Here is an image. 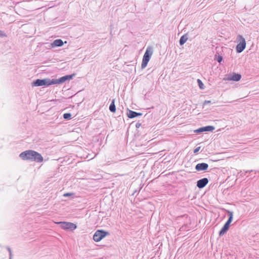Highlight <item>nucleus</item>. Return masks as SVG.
I'll return each mask as SVG.
<instances>
[{
    "label": "nucleus",
    "mask_w": 259,
    "mask_h": 259,
    "mask_svg": "<svg viewBox=\"0 0 259 259\" xmlns=\"http://www.w3.org/2000/svg\"><path fill=\"white\" fill-rule=\"evenodd\" d=\"M229 226L230 225H228V224H225L219 232V235L220 236H223L228 230Z\"/></svg>",
    "instance_id": "ddd939ff"
},
{
    "label": "nucleus",
    "mask_w": 259,
    "mask_h": 259,
    "mask_svg": "<svg viewBox=\"0 0 259 259\" xmlns=\"http://www.w3.org/2000/svg\"><path fill=\"white\" fill-rule=\"evenodd\" d=\"M115 100L113 99L109 106V110L111 112H115L116 111V107L114 104Z\"/></svg>",
    "instance_id": "dca6fc26"
},
{
    "label": "nucleus",
    "mask_w": 259,
    "mask_h": 259,
    "mask_svg": "<svg viewBox=\"0 0 259 259\" xmlns=\"http://www.w3.org/2000/svg\"><path fill=\"white\" fill-rule=\"evenodd\" d=\"M63 41L60 39H58L55 40L52 44L51 46L52 47L54 48L55 47H61L63 45Z\"/></svg>",
    "instance_id": "f8f14e48"
},
{
    "label": "nucleus",
    "mask_w": 259,
    "mask_h": 259,
    "mask_svg": "<svg viewBox=\"0 0 259 259\" xmlns=\"http://www.w3.org/2000/svg\"><path fill=\"white\" fill-rule=\"evenodd\" d=\"M223 60V58L222 56H219L218 58V62L220 63Z\"/></svg>",
    "instance_id": "b1692460"
},
{
    "label": "nucleus",
    "mask_w": 259,
    "mask_h": 259,
    "mask_svg": "<svg viewBox=\"0 0 259 259\" xmlns=\"http://www.w3.org/2000/svg\"><path fill=\"white\" fill-rule=\"evenodd\" d=\"M204 132L203 131V127H200L196 130L195 131V132L197 133H201V132Z\"/></svg>",
    "instance_id": "aec40b11"
},
{
    "label": "nucleus",
    "mask_w": 259,
    "mask_h": 259,
    "mask_svg": "<svg viewBox=\"0 0 259 259\" xmlns=\"http://www.w3.org/2000/svg\"><path fill=\"white\" fill-rule=\"evenodd\" d=\"M208 167V164L206 163H198L195 166V169L197 171L205 170Z\"/></svg>",
    "instance_id": "1a4fd4ad"
},
{
    "label": "nucleus",
    "mask_w": 259,
    "mask_h": 259,
    "mask_svg": "<svg viewBox=\"0 0 259 259\" xmlns=\"http://www.w3.org/2000/svg\"><path fill=\"white\" fill-rule=\"evenodd\" d=\"M227 213H228L229 217L226 224H228V225H230L233 220V212L230 210H227Z\"/></svg>",
    "instance_id": "2eb2a0df"
},
{
    "label": "nucleus",
    "mask_w": 259,
    "mask_h": 259,
    "mask_svg": "<svg viewBox=\"0 0 259 259\" xmlns=\"http://www.w3.org/2000/svg\"><path fill=\"white\" fill-rule=\"evenodd\" d=\"M152 54H153L152 48L151 47H148L147 48L146 52L145 53L143 58L142 62V64H141V67L142 69L145 68L146 67L148 62L150 60V59Z\"/></svg>",
    "instance_id": "f03ea898"
},
{
    "label": "nucleus",
    "mask_w": 259,
    "mask_h": 259,
    "mask_svg": "<svg viewBox=\"0 0 259 259\" xmlns=\"http://www.w3.org/2000/svg\"><path fill=\"white\" fill-rule=\"evenodd\" d=\"M141 125V124L140 123H139V122H138V123H136V127L137 128H139V127H140V126Z\"/></svg>",
    "instance_id": "393cba45"
},
{
    "label": "nucleus",
    "mask_w": 259,
    "mask_h": 259,
    "mask_svg": "<svg viewBox=\"0 0 259 259\" xmlns=\"http://www.w3.org/2000/svg\"><path fill=\"white\" fill-rule=\"evenodd\" d=\"M73 195V193H65L63 196L64 197H67V196H71Z\"/></svg>",
    "instance_id": "4be33fe9"
},
{
    "label": "nucleus",
    "mask_w": 259,
    "mask_h": 259,
    "mask_svg": "<svg viewBox=\"0 0 259 259\" xmlns=\"http://www.w3.org/2000/svg\"><path fill=\"white\" fill-rule=\"evenodd\" d=\"M197 81H198V82L199 83V86L200 88L201 89H203V84L201 82V81L200 79H198L197 80Z\"/></svg>",
    "instance_id": "6ab92c4d"
},
{
    "label": "nucleus",
    "mask_w": 259,
    "mask_h": 259,
    "mask_svg": "<svg viewBox=\"0 0 259 259\" xmlns=\"http://www.w3.org/2000/svg\"><path fill=\"white\" fill-rule=\"evenodd\" d=\"M71 114L70 113H66L63 114V118L65 119H71Z\"/></svg>",
    "instance_id": "a211bd4d"
},
{
    "label": "nucleus",
    "mask_w": 259,
    "mask_h": 259,
    "mask_svg": "<svg viewBox=\"0 0 259 259\" xmlns=\"http://www.w3.org/2000/svg\"><path fill=\"white\" fill-rule=\"evenodd\" d=\"M203 131L204 132H205V131H213L215 128L214 126H204V127H203Z\"/></svg>",
    "instance_id": "f3484780"
},
{
    "label": "nucleus",
    "mask_w": 259,
    "mask_h": 259,
    "mask_svg": "<svg viewBox=\"0 0 259 259\" xmlns=\"http://www.w3.org/2000/svg\"><path fill=\"white\" fill-rule=\"evenodd\" d=\"M237 40L239 43L236 46V51L237 53H241L246 47V41L245 38L241 35H238Z\"/></svg>",
    "instance_id": "20e7f679"
},
{
    "label": "nucleus",
    "mask_w": 259,
    "mask_h": 259,
    "mask_svg": "<svg viewBox=\"0 0 259 259\" xmlns=\"http://www.w3.org/2000/svg\"><path fill=\"white\" fill-rule=\"evenodd\" d=\"M6 36V34H5V32L3 31L0 30V36L3 37V36Z\"/></svg>",
    "instance_id": "5701e85b"
},
{
    "label": "nucleus",
    "mask_w": 259,
    "mask_h": 259,
    "mask_svg": "<svg viewBox=\"0 0 259 259\" xmlns=\"http://www.w3.org/2000/svg\"><path fill=\"white\" fill-rule=\"evenodd\" d=\"M241 78V76L240 74L234 73L228 77V80L237 81H239Z\"/></svg>",
    "instance_id": "9b49d317"
},
{
    "label": "nucleus",
    "mask_w": 259,
    "mask_h": 259,
    "mask_svg": "<svg viewBox=\"0 0 259 259\" xmlns=\"http://www.w3.org/2000/svg\"><path fill=\"white\" fill-rule=\"evenodd\" d=\"M208 183L207 178H204L198 180L197 182V186L199 189L204 188Z\"/></svg>",
    "instance_id": "6e6552de"
},
{
    "label": "nucleus",
    "mask_w": 259,
    "mask_h": 259,
    "mask_svg": "<svg viewBox=\"0 0 259 259\" xmlns=\"http://www.w3.org/2000/svg\"><path fill=\"white\" fill-rule=\"evenodd\" d=\"M210 102H211L210 101H205L203 104L205 105V104H209V103H210Z\"/></svg>",
    "instance_id": "a878e982"
},
{
    "label": "nucleus",
    "mask_w": 259,
    "mask_h": 259,
    "mask_svg": "<svg viewBox=\"0 0 259 259\" xmlns=\"http://www.w3.org/2000/svg\"><path fill=\"white\" fill-rule=\"evenodd\" d=\"M142 114L141 113H138L137 112L128 110L127 113V116L130 118H133L139 116H141Z\"/></svg>",
    "instance_id": "9d476101"
},
{
    "label": "nucleus",
    "mask_w": 259,
    "mask_h": 259,
    "mask_svg": "<svg viewBox=\"0 0 259 259\" xmlns=\"http://www.w3.org/2000/svg\"><path fill=\"white\" fill-rule=\"evenodd\" d=\"M188 40V37L187 35H183L180 38L179 43L181 46L184 45Z\"/></svg>",
    "instance_id": "4468645a"
},
{
    "label": "nucleus",
    "mask_w": 259,
    "mask_h": 259,
    "mask_svg": "<svg viewBox=\"0 0 259 259\" xmlns=\"http://www.w3.org/2000/svg\"><path fill=\"white\" fill-rule=\"evenodd\" d=\"M74 74L67 75L60 77L59 79H53L54 84L62 83L67 80H70L73 78Z\"/></svg>",
    "instance_id": "0eeeda50"
},
{
    "label": "nucleus",
    "mask_w": 259,
    "mask_h": 259,
    "mask_svg": "<svg viewBox=\"0 0 259 259\" xmlns=\"http://www.w3.org/2000/svg\"><path fill=\"white\" fill-rule=\"evenodd\" d=\"M19 156L23 160H30L36 162H41L44 160V158L40 154L31 150L22 152Z\"/></svg>",
    "instance_id": "f257e3e1"
},
{
    "label": "nucleus",
    "mask_w": 259,
    "mask_h": 259,
    "mask_svg": "<svg viewBox=\"0 0 259 259\" xmlns=\"http://www.w3.org/2000/svg\"><path fill=\"white\" fill-rule=\"evenodd\" d=\"M253 170H247L246 171V172H251Z\"/></svg>",
    "instance_id": "bb28decb"
},
{
    "label": "nucleus",
    "mask_w": 259,
    "mask_h": 259,
    "mask_svg": "<svg viewBox=\"0 0 259 259\" xmlns=\"http://www.w3.org/2000/svg\"><path fill=\"white\" fill-rule=\"evenodd\" d=\"M109 233L108 232L102 230H98L96 231V232L95 233L93 236V240L95 242H99L107 235Z\"/></svg>",
    "instance_id": "39448f33"
},
{
    "label": "nucleus",
    "mask_w": 259,
    "mask_h": 259,
    "mask_svg": "<svg viewBox=\"0 0 259 259\" xmlns=\"http://www.w3.org/2000/svg\"><path fill=\"white\" fill-rule=\"evenodd\" d=\"M52 84H54V79H53L51 80L49 78H45L43 79H37L32 82V85L35 87L42 85L49 86Z\"/></svg>",
    "instance_id": "7ed1b4c3"
},
{
    "label": "nucleus",
    "mask_w": 259,
    "mask_h": 259,
    "mask_svg": "<svg viewBox=\"0 0 259 259\" xmlns=\"http://www.w3.org/2000/svg\"><path fill=\"white\" fill-rule=\"evenodd\" d=\"M200 147H197L196 148H195L194 150V153H197L200 150Z\"/></svg>",
    "instance_id": "412c9836"
},
{
    "label": "nucleus",
    "mask_w": 259,
    "mask_h": 259,
    "mask_svg": "<svg viewBox=\"0 0 259 259\" xmlns=\"http://www.w3.org/2000/svg\"><path fill=\"white\" fill-rule=\"evenodd\" d=\"M57 224H60L61 227L64 230H70L73 231L76 228V225L75 224L70 222H60L56 223Z\"/></svg>",
    "instance_id": "423d86ee"
}]
</instances>
